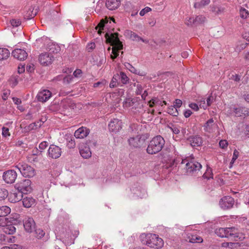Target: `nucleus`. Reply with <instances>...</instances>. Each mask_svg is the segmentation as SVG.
<instances>
[{"mask_svg":"<svg viewBox=\"0 0 249 249\" xmlns=\"http://www.w3.org/2000/svg\"><path fill=\"white\" fill-rule=\"evenodd\" d=\"M215 234L221 238H227L232 241L242 240L244 237L240 233L239 230L234 227L230 228H220L215 231Z\"/></svg>","mask_w":249,"mask_h":249,"instance_id":"nucleus-1","label":"nucleus"},{"mask_svg":"<svg viewBox=\"0 0 249 249\" xmlns=\"http://www.w3.org/2000/svg\"><path fill=\"white\" fill-rule=\"evenodd\" d=\"M180 166L185 169L187 175L193 176H196L202 168L201 164L191 157L182 159Z\"/></svg>","mask_w":249,"mask_h":249,"instance_id":"nucleus-2","label":"nucleus"},{"mask_svg":"<svg viewBox=\"0 0 249 249\" xmlns=\"http://www.w3.org/2000/svg\"><path fill=\"white\" fill-rule=\"evenodd\" d=\"M141 237L142 244L150 248L160 249L163 246V240L155 234H142Z\"/></svg>","mask_w":249,"mask_h":249,"instance_id":"nucleus-3","label":"nucleus"},{"mask_svg":"<svg viewBox=\"0 0 249 249\" xmlns=\"http://www.w3.org/2000/svg\"><path fill=\"white\" fill-rule=\"evenodd\" d=\"M164 144V139L161 136H157L149 142L146 151L149 154H155L161 150Z\"/></svg>","mask_w":249,"mask_h":249,"instance_id":"nucleus-4","label":"nucleus"},{"mask_svg":"<svg viewBox=\"0 0 249 249\" xmlns=\"http://www.w3.org/2000/svg\"><path fill=\"white\" fill-rule=\"evenodd\" d=\"M118 33H114L111 34L109 39L113 48L112 49V53L111 58L114 60L119 55V50L123 49V45L122 42L120 41L118 36Z\"/></svg>","mask_w":249,"mask_h":249,"instance_id":"nucleus-5","label":"nucleus"},{"mask_svg":"<svg viewBox=\"0 0 249 249\" xmlns=\"http://www.w3.org/2000/svg\"><path fill=\"white\" fill-rule=\"evenodd\" d=\"M15 167L25 177H33L35 174L34 168L25 163L19 162L15 166Z\"/></svg>","mask_w":249,"mask_h":249,"instance_id":"nucleus-6","label":"nucleus"},{"mask_svg":"<svg viewBox=\"0 0 249 249\" xmlns=\"http://www.w3.org/2000/svg\"><path fill=\"white\" fill-rule=\"evenodd\" d=\"M31 184V181L30 179H25L16 183L15 188L22 194H26L32 191Z\"/></svg>","mask_w":249,"mask_h":249,"instance_id":"nucleus-7","label":"nucleus"},{"mask_svg":"<svg viewBox=\"0 0 249 249\" xmlns=\"http://www.w3.org/2000/svg\"><path fill=\"white\" fill-rule=\"evenodd\" d=\"M17 178V174L14 170L5 171L2 175L3 180L7 183L11 184L15 182Z\"/></svg>","mask_w":249,"mask_h":249,"instance_id":"nucleus-8","label":"nucleus"},{"mask_svg":"<svg viewBox=\"0 0 249 249\" xmlns=\"http://www.w3.org/2000/svg\"><path fill=\"white\" fill-rule=\"evenodd\" d=\"M234 199L230 196H225L222 198L219 201L220 207L224 210L231 208L234 204Z\"/></svg>","mask_w":249,"mask_h":249,"instance_id":"nucleus-9","label":"nucleus"},{"mask_svg":"<svg viewBox=\"0 0 249 249\" xmlns=\"http://www.w3.org/2000/svg\"><path fill=\"white\" fill-rule=\"evenodd\" d=\"M108 126L110 132L116 133L122 128V122L118 119L114 118L110 120Z\"/></svg>","mask_w":249,"mask_h":249,"instance_id":"nucleus-10","label":"nucleus"},{"mask_svg":"<svg viewBox=\"0 0 249 249\" xmlns=\"http://www.w3.org/2000/svg\"><path fill=\"white\" fill-rule=\"evenodd\" d=\"M62 153L61 149L58 146L52 144L48 150L49 158L56 159L60 157Z\"/></svg>","mask_w":249,"mask_h":249,"instance_id":"nucleus-11","label":"nucleus"},{"mask_svg":"<svg viewBox=\"0 0 249 249\" xmlns=\"http://www.w3.org/2000/svg\"><path fill=\"white\" fill-rule=\"evenodd\" d=\"M12 55L19 60L23 61L27 58L28 53L24 49L17 48L12 51Z\"/></svg>","mask_w":249,"mask_h":249,"instance_id":"nucleus-12","label":"nucleus"},{"mask_svg":"<svg viewBox=\"0 0 249 249\" xmlns=\"http://www.w3.org/2000/svg\"><path fill=\"white\" fill-rule=\"evenodd\" d=\"M23 226L25 231L28 232H32L35 230L36 223L33 218L26 217L23 221Z\"/></svg>","mask_w":249,"mask_h":249,"instance_id":"nucleus-13","label":"nucleus"},{"mask_svg":"<svg viewBox=\"0 0 249 249\" xmlns=\"http://www.w3.org/2000/svg\"><path fill=\"white\" fill-rule=\"evenodd\" d=\"M38 60L42 65L47 66L52 63L53 60V57L49 53H42L40 54Z\"/></svg>","mask_w":249,"mask_h":249,"instance_id":"nucleus-14","label":"nucleus"},{"mask_svg":"<svg viewBox=\"0 0 249 249\" xmlns=\"http://www.w3.org/2000/svg\"><path fill=\"white\" fill-rule=\"evenodd\" d=\"M134 86L136 87V89L135 90V93L137 95H141L142 98L143 100L145 99V98L148 95V92L146 89H144L145 85L137 82L134 83Z\"/></svg>","mask_w":249,"mask_h":249,"instance_id":"nucleus-15","label":"nucleus"},{"mask_svg":"<svg viewBox=\"0 0 249 249\" xmlns=\"http://www.w3.org/2000/svg\"><path fill=\"white\" fill-rule=\"evenodd\" d=\"M89 133V130L86 127L82 126L74 132V137L77 139H84Z\"/></svg>","mask_w":249,"mask_h":249,"instance_id":"nucleus-16","label":"nucleus"},{"mask_svg":"<svg viewBox=\"0 0 249 249\" xmlns=\"http://www.w3.org/2000/svg\"><path fill=\"white\" fill-rule=\"evenodd\" d=\"M52 95L51 92L47 89H44L40 91L37 95V100L39 102H46Z\"/></svg>","mask_w":249,"mask_h":249,"instance_id":"nucleus-17","label":"nucleus"},{"mask_svg":"<svg viewBox=\"0 0 249 249\" xmlns=\"http://www.w3.org/2000/svg\"><path fill=\"white\" fill-rule=\"evenodd\" d=\"M233 111L236 117H243L245 118L249 115V108L245 107L234 108Z\"/></svg>","mask_w":249,"mask_h":249,"instance_id":"nucleus-18","label":"nucleus"},{"mask_svg":"<svg viewBox=\"0 0 249 249\" xmlns=\"http://www.w3.org/2000/svg\"><path fill=\"white\" fill-rule=\"evenodd\" d=\"M120 4V0H107L106 2V6L109 10L117 9Z\"/></svg>","mask_w":249,"mask_h":249,"instance_id":"nucleus-19","label":"nucleus"},{"mask_svg":"<svg viewBox=\"0 0 249 249\" xmlns=\"http://www.w3.org/2000/svg\"><path fill=\"white\" fill-rule=\"evenodd\" d=\"M128 142L130 146L135 148L140 147L143 143V140L139 136L130 138L128 139Z\"/></svg>","mask_w":249,"mask_h":249,"instance_id":"nucleus-20","label":"nucleus"},{"mask_svg":"<svg viewBox=\"0 0 249 249\" xmlns=\"http://www.w3.org/2000/svg\"><path fill=\"white\" fill-rule=\"evenodd\" d=\"M23 194L19 191L17 190L10 194L9 199L12 203L18 202L23 199Z\"/></svg>","mask_w":249,"mask_h":249,"instance_id":"nucleus-21","label":"nucleus"},{"mask_svg":"<svg viewBox=\"0 0 249 249\" xmlns=\"http://www.w3.org/2000/svg\"><path fill=\"white\" fill-rule=\"evenodd\" d=\"M188 141L192 146H199L202 143V138L199 136H193L188 138Z\"/></svg>","mask_w":249,"mask_h":249,"instance_id":"nucleus-22","label":"nucleus"},{"mask_svg":"<svg viewBox=\"0 0 249 249\" xmlns=\"http://www.w3.org/2000/svg\"><path fill=\"white\" fill-rule=\"evenodd\" d=\"M216 124L213 118L208 120L204 124L203 127L205 131L212 132L214 131Z\"/></svg>","mask_w":249,"mask_h":249,"instance_id":"nucleus-23","label":"nucleus"},{"mask_svg":"<svg viewBox=\"0 0 249 249\" xmlns=\"http://www.w3.org/2000/svg\"><path fill=\"white\" fill-rule=\"evenodd\" d=\"M211 11L215 15H219L225 12V8L220 5H212L210 6Z\"/></svg>","mask_w":249,"mask_h":249,"instance_id":"nucleus-24","label":"nucleus"},{"mask_svg":"<svg viewBox=\"0 0 249 249\" xmlns=\"http://www.w3.org/2000/svg\"><path fill=\"white\" fill-rule=\"evenodd\" d=\"M44 122V121H42V119H40L38 121L30 124L29 125L26 126L25 128L27 131L36 130L40 127V126L43 124Z\"/></svg>","mask_w":249,"mask_h":249,"instance_id":"nucleus-25","label":"nucleus"},{"mask_svg":"<svg viewBox=\"0 0 249 249\" xmlns=\"http://www.w3.org/2000/svg\"><path fill=\"white\" fill-rule=\"evenodd\" d=\"M61 106L64 110L72 109H73L75 107V105L70 99H65L63 100L61 103Z\"/></svg>","mask_w":249,"mask_h":249,"instance_id":"nucleus-26","label":"nucleus"},{"mask_svg":"<svg viewBox=\"0 0 249 249\" xmlns=\"http://www.w3.org/2000/svg\"><path fill=\"white\" fill-rule=\"evenodd\" d=\"M80 153L81 156L85 159H88L90 157L91 155V152L89 147L86 146L80 148Z\"/></svg>","mask_w":249,"mask_h":249,"instance_id":"nucleus-27","label":"nucleus"},{"mask_svg":"<svg viewBox=\"0 0 249 249\" xmlns=\"http://www.w3.org/2000/svg\"><path fill=\"white\" fill-rule=\"evenodd\" d=\"M22 199L23 205L26 208H30L35 204V199L32 197L27 196Z\"/></svg>","mask_w":249,"mask_h":249,"instance_id":"nucleus-28","label":"nucleus"},{"mask_svg":"<svg viewBox=\"0 0 249 249\" xmlns=\"http://www.w3.org/2000/svg\"><path fill=\"white\" fill-rule=\"evenodd\" d=\"M65 137L67 142V146L68 148L70 149L74 148L75 146V142L73 137L70 134L66 135Z\"/></svg>","mask_w":249,"mask_h":249,"instance_id":"nucleus-29","label":"nucleus"},{"mask_svg":"<svg viewBox=\"0 0 249 249\" xmlns=\"http://www.w3.org/2000/svg\"><path fill=\"white\" fill-rule=\"evenodd\" d=\"M129 36H130V38L133 41H142V42L145 43H148L149 42V41L148 40L143 39L142 38L139 36L135 33L133 32L132 31L129 32Z\"/></svg>","mask_w":249,"mask_h":249,"instance_id":"nucleus-30","label":"nucleus"},{"mask_svg":"<svg viewBox=\"0 0 249 249\" xmlns=\"http://www.w3.org/2000/svg\"><path fill=\"white\" fill-rule=\"evenodd\" d=\"M4 232L7 234H13L16 231V228L12 225H7L2 228Z\"/></svg>","mask_w":249,"mask_h":249,"instance_id":"nucleus-31","label":"nucleus"},{"mask_svg":"<svg viewBox=\"0 0 249 249\" xmlns=\"http://www.w3.org/2000/svg\"><path fill=\"white\" fill-rule=\"evenodd\" d=\"M10 54V51L7 49L0 48V60L6 59Z\"/></svg>","mask_w":249,"mask_h":249,"instance_id":"nucleus-32","label":"nucleus"},{"mask_svg":"<svg viewBox=\"0 0 249 249\" xmlns=\"http://www.w3.org/2000/svg\"><path fill=\"white\" fill-rule=\"evenodd\" d=\"M11 212V209L7 206L0 207V217H4L7 215Z\"/></svg>","mask_w":249,"mask_h":249,"instance_id":"nucleus-33","label":"nucleus"},{"mask_svg":"<svg viewBox=\"0 0 249 249\" xmlns=\"http://www.w3.org/2000/svg\"><path fill=\"white\" fill-rule=\"evenodd\" d=\"M167 112L173 116H178V109L173 105L170 106L167 108Z\"/></svg>","mask_w":249,"mask_h":249,"instance_id":"nucleus-34","label":"nucleus"},{"mask_svg":"<svg viewBox=\"0 0 249 249\" xmlns=\"http://www.w3.org/2000/svg\"><path fill=\"white\" fill-rule=\"evenodd\" d=\"M195 18V25H197L199 24H202L206 20V18L202 15L196 16Z\"/></svg>","mask_w":249,"mask_h":249,"instance_id":"nucleus-35","label":"nucleus"},{"mask_svg":"<svg viewBox=\"0 0 249 249\" xmlns=\"http://www.w3.org/2000/svg\"><path fill=\"white\" fill-rule=\"evenodd\" d=\"M215 100V98L212 95L209 96V97L207 98L206 101L207 103H206L205 101L204 100V105H202V107L204 109H206L208 107L210 106L212 104L213 102V101Z\"/></svg>","mask_w":249,"mask_h":249,"instance_id":"nucleus-36","label":"nucleus"},{"mask_svg":"<svg viewBox=\"0 0 249 249\" xmlns=\"http://www.w3.org/2000/svg\"><path fill=\"white\" fill-rule=\"evenodd\" d=\"M49 51L50 53H59L60 51V48L59 46H58L57 45L55 44H52L49 46Z\"/></svg>","mask_w":249,"mask_h":249,"instance_id":"nucleus-37","label":"nucleus"},{"mask_svg":"<svg viewBox=\"0 0 249 249\" xmlns=\"http://www.w3.org/2000/svg\"><path fill=\"white\" fill-rule=\"evenodd\" d=\"M189 241L191 243H201L203 239L197 235H192L191 237L189 236Z\"/></svg>","mask_w":249,"mask_h":249,"instance_id":"nucleus-38","label":"nucleus"},{"mask_svg":"<svg viewBox=\"0 0 249 249\" xmlns=\"http://www.w3.org/2000/svg\"><path fill=\"white\" fill-rule=\"evenodd\" d=\"M119 77V74H115L113 76L111 82L109 84V87L113 88L116 87L118 84V79Z\"/></svg>","mask_w":249,"mask_h":249,"instance_id":"nucleus-39","label":"nucleus"},{"mask_svg":"<svg viewBox=\"0 0 249 249\" xmlns=\"http://www.w3.org/2000/svg\"><path fill=\"white\" fill-rule=\"evenodd\" d=\"M203 178L207 179L213 178V174L211 168H207L205 173L203 175Z\"/></svg>","mask_w":249,"mask_h":249,"instance_id":"nucleus-40","label":"nucleus"},{"mask_svg":"<svg viewBox=\"0 0 249 249\" xmlns=\"http://www.w3.org/2000/svg\"><path fill=\"white\" fill-rule=\"evenodd\" d=\"M0 239L8 242L14 243L15 241V237L13 236H5L4 235H0Z\"/></svg>","mask_w":249,"mask_h":249,"instance_id":"nucleus-41","label":"nucleus"},{"mask_svg":"<svg viewBox=\"0 0 249 249\" xmlns=\"http://www.w3.org/2000/svg\"><path fill=\"white\" fill-rule=\"evenodd\" d=\"M37 153H34L32 155H29L28 156V160L30 162H37L38 161L37 155L39 152H37V149L36 150Z\"/></svg>","mask_w":249,"mask_h":249,"instance_id":"nucleus-42","label":"nucleus"},{"mask_svg":"<svg viewBox=\"0 0 249 249\" xmlns=\"http://www.w3.org/2000/svg\"><path fill=\"white\" fill-rule=\"evenodd\" d=\"M119 78L121 79L123 84H126L128 82L129 78L124 72H121L120 74H119Z\"/></svg>","mask_w":249,"mask_h":249,"instance_id":"nucleus-43","label":"nucleus"},{"mask_svg":"<svg viewBox=\"0 0 249 249\" xmlns=\"http://www.w3.org/2000/svg\"><path fill=\"white\" fill-rule=\"evenodd\" d=\"M8 196V191L4 188H0V200L5 199Z\"/></svg>","mask_w":249,"mask_h":249,"instance_id":"nucleus-44","label":"nucleus"},{"mask_svg":"<svg viewBox=\"0 0 249 249\" xmlns=\"http://www.w3.org/2000/svg\"><path fill=\"white\" fill-rule=\"evenodd\" d=\"M35 232L36 234L35 236L38 239L41 238L45 235V232L40 229L35 230Z\"/></svg>","mask_w":249,"mask_h":249,"instance_id":"nucleus-45","label":"nucleus"},{"mask_svg":"<svg viewBox=\"0 0 249 249\" xmlns=\"http://www.w3.org/2000/svg\"><path fill=\"white\" fill-rule=\"evenodd\" d=\"M11 25L13 27H17L21 24V21L18 19H12L10 21Z\"/></svg>","mask_w":249,"mask_h":249,"instance_id":"nucleus-46","label":"nucleus"},{"mask_svg":"<svg viewBox=\"0 0 249 249\" xmlns=\"http://www.w3.org/2000/svg\"><path fill=\"white\" fill-rule=\"evenodd\" d=\"M240 16L242 18H246L249 16V12L246 9L241 8L240 10Z\"/></svg>","mask_w":249,"mask_h":249,"instance_id":"nucleus-47","label":"nucleus"},{"mask_svg":"<svg viewBox=\"0 0 249 249\" xmlns=\"http://www.w3.org/2000/svg\"><path fill=\"white\" fill-rule=\"evenodd\" d=\"M238 155H239V152L237 150L235 149L233 151L232 160L230 163L231 166L230 167H231L232 166V165L234 163L235 161L238 158Z\"/></svg>","mask_w":249,"mask_h":249,"instance_id":"nucleus-48","label":"nucleus"},{"mask_svg":"<svg viewBox=\"0 0 249 249\" xmlns=\"http://www.w3.org/2000/svg\"><path fill=\"white\" fill-rule=\"evenodd\" d=\"M185 24L188 26L195 25V18L194 17H190L186 18L185 22Z\"/></svg>","mask_w":249,"mask_h":249,"instance_id":"nucleus-49","label":"nucleus"},{"mask_svg":"<svg viewBox=\"0 0 249 249\" xmlns=\"http://www.w3.org/2000/svg\"><path fill=\"white\" fill-rule=\"evenodd\" d=\"M107 83V82L106 80H102L101 81H99V82L94 83L93 86L95 88L99 87H103L104 86H105Z\"/></svg>","mask_w":249,"mask_h":249,"instance_id":"nucleus-50","label":"nucleus"},{"mask_svg":"<svg viewBox=\"0 0 249 249\" xmlns=\"http://www.w3.org/2000/svg\"><path fill=\"white\" fill-rule=\"evenodd\" d=\"M125 67L132 73H137V69L130 64L127 63L125 64Z\"/></svg>","mask_w":249,"mask_h":249,"instance_id":"nucleus-51","label":"nucleus"},{"mask_svg":"<svg viewBox=\"0 0 249 249\" xmlns=\"http://www.w3.org/2000/svg\"><path fill=\"white\" fill-rule=\"evenodd\" d=\"M160 103L161 102L156 98L152 99L149 102V105L150 107H152L154 105L160 104Z\"/></svg>","mask_w":249,"mask_h":249,"instance_id":"nucleus-52","label":"nucleus"},{"mask_svg":"<svg viewBox=\"0 0 249 249\" xmlns=\"http://www.w3.org/2000/svg\"><path fill=\"white\" fill-rule=\"evenodd\" d=\"M152 10L151 8L149 7H146L142 9L140 12L141 16H143L145 14Z\"/></svg>","mask_w":249,"mask_h":249,"instance_id":"nucleus-53","label":"nucleus"},{"mask_svg":"<svg viewBox=\"0 0 249 249\" xmlns=\"http://www.w3.org/2000/svg\"><path fill=\"white\" fill-rule=\"evenodd\" d=\"M235 245V243L233 242H224L222 244V247L232 249Z\"/></svg>","mask_w":249,"mask_h":249,"instance_id":"nucleus-54","label":"nucleus"},{"mask_svg":"<svg viewBox=\"0 0 249 249\" xmlns=\"http://www.w3.org/2000/svg\"><path fill=\"white\" fill-rule=\"evenodd\" d=\"M182 104V101L180 99H177L174 102L173 106L178 109L181 106Z\"/></svg>","mask_w":249,"mask_h":249,"instance_id":"nucleus-55","label":"nucleus"},{"mask_svg":"<svg viewBox=\"0 0 249 249\" xmlns=\"http://www.w3.org/2000/svg\"><path fill=\"white\" fill-rule=\"evenodd\" d=\"M2 135L3 137H6L9 136L10 134L9 132V128L5 127L2 128Z\"/></svg>","mask_w":249,"mask_h":249,"instance_id":"nucleus-56","label":"nucleus"},{"mask_svg":"<svg viewBox=\"0 0 249 249\" xmlns=\"http://www.w3.org/2000/svg\"><path fill=\"white\" fill-rule=\"evenodd\" d=\"M73 79V77L71 75H68L65 76L63 79V83L65 84L70 83Z\"/></svg>","mask_w":249,"mask_h":249,"instance_id":"nucleus-57","label":"nucleus"},{"mask_svg":"<svg viewBox=\"0 0 249 249\" xmlns=\"http://www.w3.org/2000/svg\"><path fill=\"white\" fill-rule=\"evenodd\" d=\"M95 48V44L94 42L88 43L87 46V49L89 52L92 51Z\"/></svg>","mask_w":249,"mask_h":249,"instance_id":"nucleus-58","label":"nucleus"},{"mask_svg":"<svg viewBox=\"0 0 249 249\" xmlns=\"http://www.w3.org/2000/svg\"><path fill=\"white\" fill-rule=\"evenodd\" d=\"M219 144L221 148L224 149L227 147L228 143L226 140H221L219 142Z\"/></svg>","mask_w":249,"mask_h":249,"instance_id":"nucleus-59","label":"nucleus"},{"mask_svg":"<svg viewBox=\"0 0 249 249\" xmlns=\"http://www.w3.org/2000/svg\"><path fill=\"white\" fill-rule=\"evenodd\" d=\"M48 145V143L46 142V141H44V142H41L39 145V148L41 150H43L44 149H45Z\"/></svg>","mask_w":249,"mask_h":249,"instance_id":"nucleus-60","label":"nucleus"},{"mask_svg":"<svg viewBox=\"0 0 249 249\" xmlns=\"http://www.w3.org/2000/svg\"><path fill=\"white\" fill-rule=\"evenodd\" d=\"M10 90H4L2 95V98L3 100L5 101L8 99V97L10 94Z\"/></svg>","mask_w":249,"mask_h":249,"instance_id":"nucleus-61","label":"nucleus"},{"mask_svg":"<svg viewBox=\"0 0 249 249\" xmlns=\"http://www.w3.org/2000/svg\"><path fill=\"white\" fill-rule=\"evenodd\" d=\"M189 107L195 111L198 110L199 108L197 105L196 103H191L189 105Z\"/></svg>","mask_w":249,"mask_h":249,"instance_id":"nucleus-62","label":"nucleus"},{"mask_svg":"<svg viewBox=\"0 0 249 249\" xmlns=\"http://www.w3.org/2000/svg\"><path fill=\"white\" fill-rule=\"evenodd\" d=\"M231 79L236 82H239L240 80V76L238 74L232 75Z\"/></svg>","mask_w":249,"mask_h":249,"instance_id":"nucleus-63","label":"nucleus"},{"mask_svg":"<svg viewBox=\"0 0 249 249\" xmlns=\"http://www.w3.org/2000/svg\"><path fill=\"white\" fill-rule=\"evenodd\" d=\"M82 73V71L80 69H76L73 73V75L76 77H79Z\"/></svg>","mask_w":249,"mask_h":249,"instance_id":"nucleus-64","label":"nucleus"}]
</instances>
